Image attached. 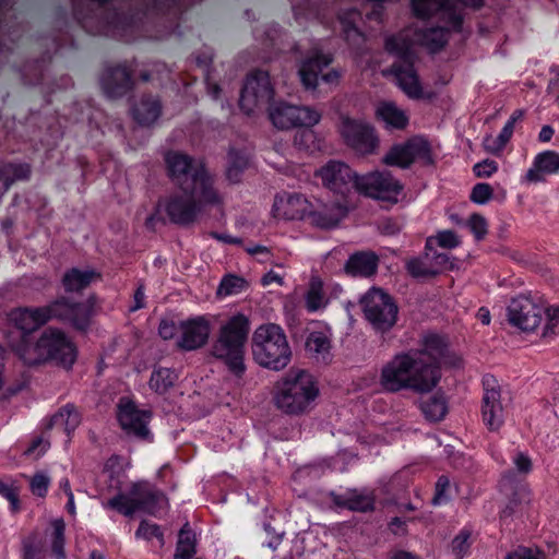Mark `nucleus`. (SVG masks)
Listing matches in <instances>:
<instances>
[{
    "label": "nucleus",
    "mask_w": 559,
    "mask_h": 559,
    "mask_svg": "<svg viewBox=\"0 0 559 559\" xmlns=\"http://www.w3.org/2000/svg\"><path fill=\"white\" fill-rule=\"evenodd\" d=\"M95 305V296H90L84 302H76L69 297L61 296L43 308L48 321L58 320L76 331L86 332L96 314Z\"/></svg>",
    "instance_id": "nucleus-9"
},
{
    "label": "nucleus",
    "mask_w": 559,
    "mask_h": 559,
    "mask_svg": "<svg viewBox=\"0 0 559 559\" xmlns=\"http://www.w3.org/2000/svg\"><path fill=\"white\" fill-rule=\"evenodd\" d=\"M481 419L490 431H498L504 423V409L498 380L490 374L483 378Z\"/></svg>",
    "instance_id": "nucleus-18"
},
{
    "label": "nucleus",
    "mask_w": 559,
    "mask_h": 559,
    "mask_svg": "<svg viewBox=\"0 0 559 559\" xmlns=\"http://www.w3.org/2000/svg\"><path fill=\"white\" fill-rule=\"evenodd\" d=\"M180 335L177 346L183 350H195L203 347L210 336V323L204 317H194L179 322Z\"/></svg>",
    "instance_id": "nucleus-21"
},
{
    "label": "nucleus",
    "mask_w": 559,
    "mask_h": 559,
    "mask_svg": "<svg viewBox=\"0 0 559 559\" xmlns=\"http://www.w3.org/2000/svg\"><path fill=\"white\" fill-rule=\"evenodd\" d=\"M384 48L396 58L389 72L396 80L399 87L411 98H419L423 88L414 68L416 55L413 41L404 34L391 35L385 38Z\"/></svg>",
    "instance_id": "nucleus-8"
},
{
    "label": "nucleus",
    "mask_w": 559,
    "mask_h": 559,
    "mask_svg": "<svg viewBox=\"0 0 559 559\" xmlns=\"http://www.w3.org/2000/svg\"><path fill=\"white\" fill-rule=\"evenodd\" d=\"M269 117L277 129L295 127H313L321 119V114L307 106H294L286 103L271 105Z\"/></svg>",
    "instance_id": "nucleus-17"
},
{
    "label": "nucleus",
    "mask_w": 559,
    "mask_h": 559,
    "mask_svg": "<svg viewBox=\"0 0 559 559\" xmlns=\"http://www.w3.org/2000/svg\"><path fill=\"white\" fill-rule=\"evenodd\" d=\"M359 17L360 13L356 9H349L340 14L344 38L349 44H360L364 40L362 33L356 26V21Z\"/></svg>",
    "instance_id": "nucleus-36"
},
{
    "label": "nucleus",
    "mask_w": 559,
    "mask_h": 559,
    "mask_svg": "<svg viewBox=\"0 0 559 559\" xmlns=\"http://www.w3.org/2000/svg\"><path fill=\"white\" fill-rule=\"evenodd\" d=\"M498 170L497 162L492 159H484L474 165L473 171L478 178H489Z\"/></svg>",
    "instance_id": "nucleus-58"
},
{
    "label": "nucleus",
    "mask_w": 559,
    "mask_h": 559,
    "mask_svg": "<svg viewBox=\"0 0 559 559\" xmlns=\"http://www.w3.org/2000/svg\"><path fill=\"white\" fill-rule=\"evenodd\" d=\"M100 274L93 270H80L72 267L62 277V285L68 293H80L90 284L99 278Z\"/></svg>",
    "instance_id": "nucleus-33"
},
{
    "label": "nucleus",
    "mask_w": 559,
    "mask_h": 559,
    "mask_svg": "<svg viewBox=\"0 0 559 559\" xmlns=\"http://www.w3.org/2000/svg\"><path fill=\"white\" fill-rule=\"evenodd\" d=\"M162 105L157 98L143 96L133 107V118L141 126H150L160 116Z\"/></svg>",
    "instance_id": "nucleus-34"
},
{
    "label": "nucleus",
    "mask_w": 559,
    "mask_h": 559,
    "mask_svg": "<svg viewBox=\"0 0 559 559\" xmlns=\"http://www.w3.org/2000/svg\"><path fill=\"white\" fill-rule=\"evenodd\" d=\"M376 116L386 129L404 130L408 124V116L392 102L379 104Z\"/></svg>",
    "instance_id": "nucleus-32"
},
{
    "label": "nucleus",
    "mask_w": 559,
    "mask_h": 559,
    "mask_svg": "<svg viewBox=\"0 0 559 559\" xmlns=\"http://www.w3.org/2000/svg\"><path fill=\"white\" fill-rule=\"evenodd\" d=\"M49 477L44 473L35 474L31 479V490L35 496L44 498L49 487Z\"/></svg>",
    "instance_id": "nucleus-56"
},
{
    "label": "nucleus",
    "mask_w": 559,
    "mask_h": 559,
    "mask_svg": "<svg viewBox=\"0 0 559 559\" xmlns=\"http://www.w3.org/2000/svg\"><path fill=\"white\" fill-rule=\"evenodd\" d=\"M252 355L258 365L283 370L292 359V349L284 330L274 323L262 324L252 335Z\"/></svg>",
    "instance_id": "nucleus-6"
},
{
    "label": "nucleus",
    "mask_w": 559,
    "mask_h": 559,
    "mask_svg": "<svg viewBox=\"0 0 559 559\" xmlns=\"http://www.w3.org/2000/svg\"><path fill=\"white\" fill-rule=\"evenodd\" d=\"M513 131L511 122H506L498 136L485 140V148L491 154H499L512 138Z\"/></svg>",
    "instance_id": "nucleus-48"
},
{
    "label": "nucleus",
    "mask_w": 559,
    "mask_h": 559,
    "mask_svg": "<svg viewBox=\"0 0 559 559\" xmlns=\"http://www.w3.org/2000/svg\"><path fill=\"white\" fill-rule=\"evenodd\" d=\"M0 495L10 502L13 511L19 509V493L14 487L0 480Z\"/></svg>",
    "instance_id": "nucleus-61"
},
{
    "label": "nucleus",
    "mask_w": 559,
    "mask_h": 559,
    "mask_svg": "<svg viewBox=\"0 0 559 559\" xmlns=\"http://www.w3.org/2000/svg\"><path fill=\"white\" fill-rule=\"evenodd\" d=\"M559 173V153L556 151H544L537 154L526 175L527 182H542L544 181V174L554 175Z\"/></svg>",
    "instance_id": "nucleus-31"
},
{
    "label": "nucleus",
    "mask_w": 559,
    "mask_h": 559,
    "mask_svg": "<svg viewBox=\"0 0 559 559\" xmlns=\"http://www.w3.org/2000/svg\"><path fill=\"white\" fill-rule=\"evenodd\" d=\"M306 308L314 312L324 306L323 284L320 278L313 277L306 294Z\"/></svg>",
    "instance_id": "nucleus-45"
},
{
    "label": "nucleus",
    "mask_w": 559,
    "mask_h": 559,
    "mask_svg": "<svg viewBox=\"0 0 559 559\" xmlns=\"http://www.w3.org/2000/svg\"><path fill=\"white\" fill-rule=\"evenodd\" d=\"M177 380L178 374L174 369L158 367L153 370L148 384L154 392L164 394L175 385Z\"/></svg>",
    "instance_id": "nucleus-38"
},
{
    "label": "nucleus",
    "mask_w": 559,
    "mask_h": 559,
    "mask_svg": "<svg viewBox=\"0 0 559 559\" xmlns=\"http://www.w3.org/2000/svg\"><path fill=\"white\" fill-rule=\"evenodd\" d=\"M544 314L546 316V324L542 336L544 338H552L557 334V329L559 328V307H544Z\"/></svg>",
    "instance_id": "nucleus-50"
},
{
    "label": "nucleus",
    "mask_w": 559,
    "mask_h": 559,
    "mask_svg": "<svg viewBox=\"0 0 559 559\" xmlns=\"http://www.w3.org/2000/svg\"><path fill=\"white\" fill-rule=\"evenodd\" d=\"M168 176L181 191L199 188L203 201L212 204L221 202L213 187V178L207 173L202 159H195L188 154L169 151L165 155Z\"/></svg>",
    "instance_id": "nucleus-3"
},
{
    "label": "nucleus",
    "mask_w": 559,
    "mask_h": 559,
    "mask_svg": "<svg viewBox=\"0 0 559 559\" xmlns=\"http://www.w3.org/2000/svg\"><path fill=\"white\" fill-rule=\"evenodd\" d=\"M450 479L448 476L441 475L436 483L432 503L435 506H440L448 502L450 500Z\"/></svg>",
    "instance_id": "nucleus-54"
},
{
    "label": "nucleus",
    "mask_w": 559,
    "mask_h": 559,
    "mask_svg": "<svg viewBox=\"0 0 559 559\" xmlns=\"http://www.w3.org/2000/svg\"><path fill=\"white\" fill-rule=\"evenodd\" d=\"M429 254L426 253L425 258H413L406 262V271L415 278L432 277L439 273V270L435 269L427 262Z\"/></svg>",
    "instance_id": "nucleus-44"
},
{
    "label": "nucleus",
    "mask_w": 559,
    "mask_h": 559,
    "mask_svg": "<svg viewBox=\"0 0 559 559\" xmlns=\"http://www.w3.org/2000/svg\"><path fill=\"white\" fill-rule=\"evenodd\" d=\"M492 187L487 182H478L473 187L469 200L475 204L483 205L488 203L492 199Z\"/></svg>",
    "instance_id": "nucleus-53"
},
{
    "label": "nucleus",
    "mask_w": 559,
    "mask_h": 559,
    "mask_svg": "<svg viewBox=\"0 0 559 559\" xmlns=\"http://www.w3.org/2000/svg\"><path fill=\"white\" fill-rule=\"evenodd\" d=\"M437 242L440 247L445 249H452L460 245L457 235L453 230H443L438 233Z\"/></svg>",
    "instance_id": "nucleus-59"
},
{
    "label": "nucleus",
    "mask_w": 559,
    "mask_h": 559,
    "mask_svg": "<svg viewBox=\"0 0 559 559\" xmlns=\"http://www.w3.org/2000/svg\"><path fill=\"white\" fill-rule=\"evenodd\" d=\"M81 423V414L73 404L61 407L50 419V427L60 428L68 436L71 435Z\"/></svg>",
    "instance_id": "nucleus-35"
},
{
    "label": "nucleus",
    "mask_w": 559,
    "mask_h": 559,
    "mask_svg": "<svg viewBox=\"0 0 559 559\" xmlns=\"http://www.w3.org/2000/svg\"><path fill=\"white\" fill-rule=\"evenodd\" d=\"M48 447H49V443L47 441H44L43 438L38 437L31 442L28 448L25 450V454L26 455L35 454L36 451L38 449H40L39 452L37 453L38 455H40L47 451Z\"/></svg>",
    "instance_id": "nucleus-64"
},
{
    "label": "nucleus",
    "mask_w": 559,
    "mask_h": 559,
    "mask_svg": "<svg viewBox=\"0 0 559 559\" xmlns=\"http://www.w3.org/2000/svg\"><path fill=\"white\" fill-rule=\"evenodd\" d=\"M379 383L390 393H427L437 386L429 365L420 359V354L411 350L396 354L382 367Z\"/></svg>",
    "instance_id": "nucleus-1"
},
{
    "label": "nucleus",
    "mask_w": 559,
    "mask_h": 559,
    "mask_svg": "<svg viewBox=\"0 0 559 559\" xmlns=\"http://www.w3.org/2000/svg\"><path fill=\"white\" fill-rule=\"evenodd\" d=\"M332 502L343 509L355 512H368L374 509V495L367 489H347L342 493L331 492Z\"/></svg>",
    "instance_id": "nucleus-26"
},
{
    "label": "nucleus",
    "mask_w": 559,
    "mask_h": 559,
    "mask_svg": "<svg viewBox=\"0 0 559 559\" xmlns=\"http://www.w3.org/2000/svg\"><path fill=\"white\" fill-rule=\"evenodd\" d=\"M419 408L425 418L430 421H439L443 419L448 412L444 397L438 394L421 399L419 402Z\"/></svg>",
    "instance_id": "nucleus-37"
},
{
    "label": "nucleus",
    "mask_w": 559,
    "mask_h": 559,
    "mask_svg": "<svg viewBox=\"0 0 559 559\" xmlns=\"http://www.w3.org/2000/svg\"><path fill=\"white\" fill-rule=\"evenodd\" d=\"M52 533H51V550L53 556L57 559H64V532H66V523L62 519H56L51 522Z\"/></svg>",
    "instance_id": "nucleus-46"
},
{
    "label": "nucleus",
    "mask_w": 559,
    "mask_h": 559,
    "mask_svg": "<svg viewBox=\"0 0 559 559\" xmlns=\"http://www.w3.org/2000/svg\"><path fill=\"white\" fill-rule=\"evenodd\" d=\"M106 510H115L124 516L144 512L156 516L167 506L163 491L147 481L133 483L127 493L118 492L102 503Z\"/></svg>",
    "instance_id": "nucleus-7"
},
{
    "label": "nucleus",
    "mask_w": 559,
    "mask_h": 559,
    "mask_svg": "<svg viewBox=\"0 0 559 559\" xmlns=\"http://www.w3.org/2000/svg\"><path fill=\"white\" fill-rule=\"evenodd\" d=\"M467 226L477 241L483 240L488 233V223L486 218L478 213H474L469 216Z\"/></svg>",
    "instance_id": "nucleus-55"
},
{
    "label": "nucleus",
    "mask_w": 559,
    "mask_h": 559,
    "mask_svg": "<svg viewBox=\"0 0 559 559\" xmlns=\"http://www.w3.org/2000/svg\"><path fill=\"white\" fill-rule=\"evenodd\" d=\"M249 332L248 317L237 313L221 325L217 338L212 345V355L223 360L228 370L238 378L246 371L243 357Z\"/></svg>",
    "instance_id": "nucleus-4"
},
{
    "label": "nucleus",
    "mask_w": 559,
    "mask_h": 559,
    "mask_svg": "<svg viewBox=\"0 0 559 559\" xmlns=\"http://www.w3.org/2000/svg\"><path fill=\"white\" fill-rule=\"evenodd\" d=\"M274 96L270 75L266 71L251 72L240 93L239 107L246 115L254 112L255 108L266 105Z\"/></svg>",
    "instance_id": "nucleus-14"
},
{
    "label": "nucleus",
    "mask_w": 559,
    "mask_h": 559,
    "mask_svg": "<svg viewBox=\"0 0 559 559\" xmlns=\"http://www.w3.org/2000/svg\"><path fill=\"white\" fill-rule=\"evenodd\" d=\"M433 260V267L437 270H443V269H451L453 266V263L450 260V257L448 253L440 252L435 253L431 258Z\"/></svg>",
    "instance_id": "nucleus-63"
},
{
    "label": "nucleus",
    "mask_w": 559,
    "mask_h": 559,
    "mask_svg": "<svg viewBox=\"0 0 559 559\" xmlns=\"http://www.w3.org/2000/svg\"><path fill=\"white\" fill-rule=\"evenodd\" d=\"M11 350L26 366H38L45 364V356L41 335L37 338L31 333H21L9 337Z\"/></svg>",
    "instance_id": "nucleus-22"
},
{
    "label": "nucleus",
    "mask_w": 559,
    "mask_h": 559,
    "mask_svg": "<svg viewBox=\"0 0 559 559\" xmlns=\"http://www.w3.org/2000/svg\"><path fill=\"white\" fill-rule=\"evenodd\" d=\"M306 349L316 355L317 358L321 357L323 361L330 359L331 341L322 331L311 332L306 341Z\"/></svg>",
    "instance_id": "nucleus-41"
},
{
    "label": "nucleus",
    "mask_w": 559,
    "mask_h": 559,
    "mask_svg": "<svg viewBox=\"0 0 559 559\" xmlns=\"http://www.w3.org/2000/svg\"><path fill=\"white\" fill-rule=\"evenodd\" d=\"M247 286L248 283L245 278L234 274H227L222 278L218 285L217 295L224 297L238 295L246 290Z\"/></svg>",
    "instance_id": "nucleus-47"
},
{
    "label": "nucleus",
    "mask_w": 559,
    "mask_h": 559,
    "mask_svg": "<svg viewBox=\"0 0 559 559\" xmlns=\"http://www.w3.org/2000/svg\"><path fill=\"white\" fill-rule=\"evenodd\" d=\"M340 133L345 143L360 154L373 153L379 144L374 128L361 119L343 116L341 118Z\"/></svg>",
    "instance_id": "nucleus-15"
},
{
    "label": "nucleus",
    "mask_w": 559,
    "mask_h": 559,
    "mask_svg": "<svg viewBox=\"0 0 559 559\" xmlns=\"http://www.w3.org/2000/svg\"><path fill=\"white\" fill-rule=\"evenodd\" d=\"M135 537L145 540L157 538L160 546L164 545V534L160 530V526L155 523H150L145 520L140 522V525L135 532Z\"/></svg>",
    "instance_id": "nucleus-51"
},
{
    "label": "nucleus",
    "mask_w": 559,
    "mask_h": 559,
    "mask_svg": "<svg viewBox=\"0 0 559 559\" xmlns=\"http://www.w3.org/2000/svg\"><path fill=\"white\" fill-rule=\"evenodd\" d=\"M471 532L466 528L462 530L451 543V551L455 559H463L471 548Z\"/></svg>",
    "instance_id": "nucleus-49"
},
{
    "label": "nucleus",
    "mask_w": 559,
    "mask_h": 559,
    "mask_svg": "<svg viewBox=\"0 0 559 559\" xmlns=\"http://www.w3.org/2000/svg\"><path fill=\"white\" fill-rule=\"evenodd\" d=\"M317 176L334 193L345 195L353 189L357 191L359 176L343 162L330 160L318 170Z\"/></svg>",
    "instance_id": "nucleus-20"
},
{
    "label": "nucleus",
    "mask_w": 559,
    "mask_h": 559,
    "mask_svg": "<svg viewBox=\"0 0 559 559\" xmlns=\"http://www.w3.org/2000/svg\"><path fill=\"white\" fill-rule=\"evenodd\" d=\"M403 190V183L386 170L369 173L358 179L359 193L390 204L399 202Z\"/></svg>",
    "instance_id": "nucleus-13"
},
{
    "label": "nucleus",
    "mask_w": 559,
    "mask_h": 559,
    "mask_svg": "<svg viewBox=\"0 0 559 559\" xmlns=\"http://www.w3.org/2000/svg\"><path fill=\"white\" fill-rule=\"evenodd\" d=\"M544 306L530 296L520 295L508 306L509 322L524 332L534 331L542 322Z\"/></svg>",
    "instance_id": "nucleus-19"
},
{
    "label": "nucleus",
    "mask_w": 559,
    "mask_h": 559,
    "mask_svg": "<svg viewBox=\"0 0 559 559\" xmlns=\"http://www.w3.org/2000/svg\"><path fill=\"white\" fill-rule=\"evenodd\" d=\"M316 133L311 127H304L298 130L294 136V144L297 148L311 152L316 148Z\"/></svg>",
    "instance_id": "nucleus-52"
},
{
    "label": "nucleus",
    "mask_w": 559,
    "mask_h": 559,
    "mask_svg": "<svg viewBox=\"0 0 559 559\" xmlns=\"http://www.w3.org/2000/svg\"><path fill=\"white\" fill-rule=\"evenodd\" d=\"M332 61L331 55L322 53L317 48L312 49L310 55L301 62L298 71L302 85L308 90H314L318 85L319 74Z\"/></svg>",
    "instance_id": "nucleus-27"
},
{
    "label": "nucleus",
    "mask_w": 559,
    "mask_h": 559,
    "mask_svg": "<svg viewBox=\"0 0 559 559\" xmlns=\"http://www.w3.org/2000/svg\"><path fill=\"white\" fill-rule=\"evenodd\" d=\"M306 217L310 219L312 225L324 229L333 228L340 222V217L334 209L328 206L316 211H312L310 207Z\"/></svg>",
    "instance_id": "nucleus-43"
},
{
    "label": "nucleus",
    "mask_w": 559,
    "mask_h": 559,
    "mask_svg": "<svg viewBox=\"0 0 559 559\" xmlns=\"http://www.w3.org/2000/svg\"><path fill=\"white\" fill-rule=\"evenodd\" d=\"M444 349L445 343L443 338L437 334L425 336L420 349H409L411 352L420 354V359L429 365L436 384H438L440 380V358L443 356Z\"/></svg>",
    "instance_id": "nucleus-28"
},
{
    "label": "nucleus",
    "mask_w": 559,
    "mask_h": 559,
    "mask_svg": "<svg viewBox=\"0 0 559 559\" xmlns=\"http://www.w3.org/2000/svg\"><path fill=\"white\" fill-rule=\"evenodd\" d=\"M133 84L131 71L126 66L107 67L100 78V85L109 98L121 97Z\"/></svg>",
    "instance_id": "nucleus-25"
},
{
    "label": "nucleus",
    "mask_w": 559,
    "mask_h": 559,
    "mask_svg": "<svg viewBox=\"0 0 559 559\" xmlns=\"http://www.w3.org/2000/svg\"><path fill=\"white\" fill-rule=\"evenodd\" d=\"M180 334L179 324L177 325L173 320L163 319L158 325V334L163 340H173L177 334Z\"/></svg>",
    "instance_id": "nucleus-60"
},
{
    "label": "nucleus",
    "mask_w": 559,
    "mask_h": 559,
    "mask_svg": "<svg viewBox=\"0 0 559 559\" xmlns=\"http://www.w3.org/2000/svg\"><path fill=\"white\" fill-rule=\"evenodd\" d=\"M203 204L209 203L200 197V189L194 188L169 195L158 204V209H164L170 223L187 226L197 219Z\"/></svg>",
    "instance_id": "nucleus-12"
},
{
    "label": "nucleus",
    "mask_w": 559,
    "mask_h": 559,
    "mask_svg": "<svg viewBox=\"0 0 559 559\" xmlns=\"http://www.w3.org/2000/svg\"><path fill=\"white\" fill-rule=\"evenodd\" d=\"M10 321L17 329L16 335L31 333L48 322L43 307L19 308L10 312Z\"/></svg>",
    "instance_id": "nucleus-29"
},
{
    "label": "nucleus",
    "mask_w": 559,
    "mask_h": 559,
    "mask_svg": "<svg viewBox=\"0 0 559 559\" xmlns=\"http://www.w3.org/2000/svg\"><path fill=\"white\" fill-rule=\"evenodd\" d=\"M45 356V364L48 361L62 366L66 369L72 368L76 360L78 350L74 343L61 330L47 328L41 333Z\"/></svg>",
    "instance_id": "nucleus-16"
},
{
    "label": "nucleus",
    "mask_w": 559,
    "mask_h": 559,
    "mask_svg": "<svg viewBox=\"0 0 559 559\" xmlns=\"http://www.w3.org/2000/svg\"><path fill=\"white\" fill-rule=\"evenodd\" d=\"M412 10L418 19L436 16L442 26L429 27L420 34V43L429 51L441 50L449 40L450 32H461L463 14L452 0H412Z\"/></svg>",
    "instance_id": "nucleus-2"
},
{
    "label": "nucleus",
    "mask_w": 559,
    "mask_h": 559,
    "mask_svg": "<svg viewBox=\"0 0 559 559\" xmlns=\"http://www.w3.org/2000/svg\"><path fill=\"white\" fill-rule=\"evenodd\" d=\"M379 257L372 251H357L347 259L344 271L353 277H370L376 274Z\"/></svg>",
    "instance_id": "nucleus-30"
},
{
    "label": "nucleus",
    "mask_w": 559,
    "mask_h": 559,
    "mask_svg": "<svg viewBox=\"0 0 559 559\" xmlns=\"http://www.w3.org/2000/svg\"><path fill=\"white\" fill-rule=\"evenodd\" d=\"M366 320L378 332H388L396 323L399 308L394 299L381 288H370L360 299Z\"/></svg>",
    "instance_id": "nucleus-10"
},
{
    "label": "nucleus",
    "mask_w": 559,
    "mask_h": 559,
    "mask_svg": "<svg viewBox=\"0 0 559 559\" xmlns=\"http://www.w3.org/2000/svg\"><path fill=\"white\" fill-rule=\"evenodd\" d=\"M151 418L148 411L139 409L133 402L119 404L118 420L121 428L128 433L140 439H147L150 430L147 424Z\"/></svg>",
    "instance_id": "nucleus-23"
},
{
    "label": "nucleus",
    "mask_w": 559,
    "mask_h": 559,
    "mask_svg": "<svg viewBox=\"0 0 559 559\" xmlns=\"http://www.w3.org/2000/svg\"><path fill=\"white\" fill-rule=\"evenodd\" d=\"M319 395V389L311 373L290 369L276 384L275 405L288 415L307 412Z\"/></svg>",
    "instance_id": "nucleus-5"
},
{
    "label": "nucleus",
    "mask_w": 559,
    "mask_h": 559,
    "mask_svg": "<svg viewBox=\"0 0 559 559\" xmlns=\"http://www.w3.org/2000/svg\"><path fill=\"white\" fill-rule=\"evenodd\" d=\"M383 163L402 169L409 168L418 162L425 166L435 163L429 141L420 135L409 138L403 143L394 144L383 156Z\"/></svg>",
    "instance_id": "nucleus-11"
},
{
    "label": "nucleus",
    "mask_w": 559,
    "mask_h": 559,
    "mask_svg": "<svg viewBox=\"0 0 559 559\" xmlns=\"http://www.w3.org/2000/svg\"><path fill=\"white\" fill-rule=\"evenodd\" d=\"M310 207L311 203L302 194L282 192L275 197L273 213L287 221L304 219Z\"/></svg>",
    "instance_id": "nucleus-24"
},
{
    "label": "nucleus",
    "mask_w": 559,
    "mask_h": 559,
    "mask_svg": "<svg viewBox=\"0 0 559 559\" xmlns=\"http://www.w3.org/2000/svg\"><path fill=\"white\" fill-rule=\"evenodd\" d=\"M507 559H546L544 551L538 548L519 547L507 556Z\"/></svg>",
    "instance_id": "nucleus-57"
},
{
    "label": "nucleus",
    "mask_w": 559,
    "mask_h": 559,
    "mask_svg": "<svg viewBox=\"0 0 559 559\" xmlns=\"http://www.w3.org/2000/svg\"><path fill=\"white\" fill-rule=\"evenodd\" d=\"M195 554V535L189 523L179 531L175 559H190Z\"/></svg>",
    "instance_id": "nucleus-40"
},
{
    "label": "nucleus",
    "mask_w": 559,
    "mask_h": 559,
    "mask_svg": "<svg viewBox=\"0 0 559 559\" xmlns=\"http://www.w3.org/2000/svg\"><path fill=\"white\" fill-rule=\"evenodd\" d=\"M249 158L242 151L231 148L228 152V165L226 177L231 183H237L241 179L243 170L248 167Z\"/></svg>",
    "instance_id": "nucleus-39"
},
{
    "label": "nucleus",
    "mask_w": 559,
    "mask_h": 559,
    "mask_svg": "<svg viewBox=\"0 0 559 559\" xmlns=\"http://www.w3.org/2000/svg\"><path fill=\"white\" fill-rule=\"evenodd\" d=\"M29 175L28 164H8L0 170V185L8 190L15 180L28 179Z\"/></svg>",
    "instance_id": "nucleus-42"
},
{
    "label": "nucleus",
    "mask_w": 559,
    "mask_h": 559,
    "mask_svg": "<svg viewBox=\"0 0 559 559\" xmlns=\"http://www.w3.org/2000/svg\"><path fill=\"white\" fill-rule=\"evenodd\" d=\"M379 229L383 235L393 236L402 230V224L395 218L388 217L379 223Z\"/></svg>",
    "instance_id": "nucleus-62"
}]
</instances>
